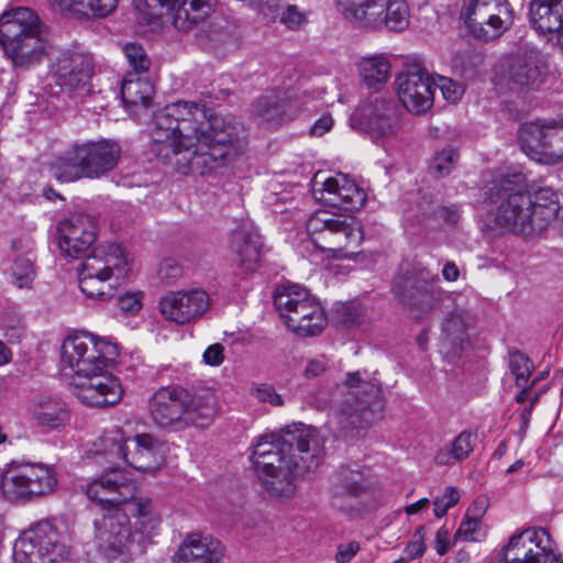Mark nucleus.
<instances>
[{"instance_id":"1","label":"nucleus","mask_w":563,"mask_h":563,"mask_svg":"<svg viewBox=\"0 0 563 563\" xmlns=\"http://www.w3.org/2000/svg\"><path fill=\"white\" fill-rule=\"evenodd\" d=\"M240 123L218 115L203 103L177 101L152 120L150 151L184 175H209L246 148Z\"/></svg>"},{"instance_id":"2","label":"nucleus","mask_w":563,"mask_h":563,"mask_svg":"<svg viewBox=\"0 0 563 563\" xmlns=\"http://www.w3.org/2000/svg\"><path fill=\"white\" fill-rule=\"evenodd\" d=\"M324 459V444L310 426L294 423L280 433L263 434L254 445L252 460L265 489L279 497H290L294 481L314 475Z\"/></svg>"},{"instance_id":"3","label":"nucleus","mask_w":563,"mask_h":563,"mask_svg":"<svg viewBox=\"0 0 563 563\" xmlns=\"http://www.w3.org/2000/svg\"><path fill=\"white\" fill-rule=\"evenodd\" d=\"M134 493L135 482L118 467H109L87 485V497L102 512V517L93 522L95 542L98 551L108 559L141 555L147 549L135 531L132 532L129 515L123 509V503L132 499Z\"/></svg>"},{"instance_id":"4","label":"nucleus","mask_w":563,"mask_h":563,"mask_svg":"<svg viewBox=\"0 0 563 563\" xmlns=\"http://www.w3.org/2000/svg\"><path fill=\"white\" fill-rule=\"evenodd\" d=\"M482 203L496 205L487 210L486 224L525 236L540 234V227L552 214L550 210L531 211V194L527 190V177L521 172H508L494 176L481 189Z\"/></svg>"},{"instance_id":"5","label":"nucleus","mask_w":563,"mask_h":563,"mask_svg":"<svg viewBox=\"0 0 563 563\" xmlns=\"http://www.w3.org/2000/svg\"><path fill=\"white\" fill-rule=\"evenodd\" d=\"M148 411L157 428L177 432L191 426H209L217 408L210 393L194 394L180 386H166L151 396Z\"/></svg>"},{"instance_id":"6","label":"nucleus","mask_w":563,"mask_h":563,"mask_svg":"<svg viewBox=\"0 0 563 563\" xmlns=\"http://www.w3.org/2000/svg\"><path fill=\"white\" fill-rule=\"evenodd\" d=\"M0 45L13 66L22 69L38 64L52 49L42 34L38 16L25 7L1 14Z\"/></svg>"},{"instance_id":"7","label":"nucleus","mask_w":563,"mask_h":563,"mask_svg":"<svg viewBox=\"0 0 563 563\" xmlns=\"http://www.w3.org/2000/svg\"><path fill=\"white\" fill-rule=\"evenodd\" d=\"M120 155L121 147L112 140L74 143L53 158L49 172L62 183L97 179L114 169Z\"/></svg>"},{"instance_id":"8","label":"nucleus","mask_w":563,"mask_h":563,"mask_svg":"<svg viewBox=\"0 0 563 563\" xmlns=\"http://www.w3.org/2000/svg\"><path fill=\"white\" fill-rule=\"evenodd\" d=\"M344 385L347 394L335 413V421L343 437H354L353 431L366 429L382 417L385 400L379 380L367 371L349 373Z\"/></svg>"},{"instance_id":"9","label":"nucleus","mask_w":563,"mask_h":563,"mask_svg":"<svg viewBox=\"0 0 563 563\" xmlns=\"http://www.w3.org/2000/svg\"><path fill=\"white\" fill-rule=\"evenodd\" d=\"M439 284V276L427 267L404 263L394 277L391 292L402 309L415 319L421 320L450 297Z\"/></svg>"},{"instance_id":"10","label":"nucleus","mask_w":563,"mask_h":563,"mask_svg":"<svg viewBox=\"0 0 563 563\" xmlns=\"http://www.w3.org/2000/svg\"><path fill=\"white\" fill-rule=\"evenodd\" d=\"M78 267L79 288L88 298L107 300L113 297L114 286L128 273V261L122 247L115 243L92 247Z\"/></svg>"},{"instance_id":"11","label":"nucleus","mask_w":563,"mask_h":563,"mask_svg":"<svg viewBox=\"0 0 563 563\" xmlns=\"http://www.w3.org/2000/svg\"><path fill=\"white\" fill-rule=\"evenodd\" d=\"M58 485L53 466L27 461H11L0 475V492L9 503H30L53 494Z\"/></svg>"},{"instance_id":"12","label":"nucleus","mask_w":563,"mask_h":563,"mask_svg":"<svg viewBox=\"0 0 563 563\" xmlns=\"http://www.w3.org/2000/svg\"><path fill=\"white\" fill-rule=\"evenodd\" d=\"M274 305L287 328L299 336L318 335L327 324L320 303L298 285L276 288Z\"/></svg>"},{"instance_id":"13","label":"nucleus","mask_w":563,"mask_h":563,"mask_svg":"<svg viewBox=\"0 0 563 563\" xmlns=\"http://www.w3.org/2000/svg\"><path fill=\"white\" fill-rule=\"evenodd\" d=\"M307 231L314 245L336 257H352L363 240V230L353 219L327 210L314 212L307 221Z\"/></svg>"},{"instance_id":"14","label":"nucleus","mask_w":563,"mask_h":563,"mask_svg":"<svg viewBox=\"0 0 563 563\" xmlns=\"http://www.w3.org/2000/svg\"><path fill=\"white\" fill-rule=\"evenodd\" d=\"M60 352L62 364L79 378L109 368L119 356L115 344L103 340L95 341L89 334L66 338Z\"/></svg>"},{"instance_id":"15","label":"nucleus","mask_w":563,"mask_h":563,"mask_svg":"<svg viewBox=\"0 0 563 563\" xmlns=\"http://www.w3.org/2000/svg\"><path fill=\"white\" fill-rule=\"evenodd\" d=\"M518 142L531 159L545 164L563 163V122L534 121L521 125Z\"/></svg>"},{"instance_id":"16","label":"nucleus","mask_w":563,"mask_h":563,"mask_svg":"<svg viewBox=\"0 0 563 563\" xmlns=\"http://www.w3.org/2000/svg\"><path fill=\"white\" fill-rule=\"evenodd\" d=\"M351 120L353 125L378 141L397 133L400 126V108L395 99L379 97L358 108Z\"/></svg>"},{"instance_id":"17","label":"nucleus","mask_w":563,"mask_h":563,"mask_svg":"<svg viewBox=\"0 0 563 563\" xmlns=\"http://www.w3.org/2000/svg\"><path fill=\"white\" fill-rule=\"evenodd\" d=\"M504 12L510 13L501 0H462L460 19L474 37L489 41L507 29Z\"/></svg>"},{"instance_id":"18","label":"nucleus","mask_w":563,"mask_h":563,"mask_svg":"<svg viewBox=\"0 0 563 563\" xmlns=\"http://www.w3.org/2000/svg\"><path fill=\"white\" fill-rule=\"evenodd\" d=\"M544 542H549L544 529H526L509 539L497 563H562L560 556L548 550Z\"/></svg>"},{"instance_id":"19","label":"nucleus","mask_w":563,"mask_h":563,"mask_svg":"<svg viewBox=\"0 0 563 563\" xmlns=\"http://www.w3.org/2000/svg\"><path fill=\"white\" fill-rule=\"evenodd\" d=\"M57 84L74 95L84 98L90 93V80L95 74V60L91 54L81 51L65 49L55 60Z\"/></svg>"},{"instance_id":"20","label":"nucleus","mask_w":563,"mask_h":563,"mask_svg":"<svg viewBox=\"0 0 563 563\" xmlns=\"http://www.w3.org/2000/svg\"><path fill=\"white\" fill-rule=\"evenodd\" d=\"M396 82L399 100L409 112L423 113L432 107L434 82L420 65H408Z\"/></svg>"},{"instance_id":"21","label":"nucleus","mask_w":563,"mask_h":563,"mask_svg":"<svg viewBox=\"0 0 563 563\" xmlns=\"http://www.w3.org/2000/svg\"><path fill=\"white\" fill-rule=\"evenodd\" d=\"M97 222L85 213H74L57 227L58 247L63 255L81 258L97 241Z\"/></svg>"},{"instance_id":"22","label":"nucleus","mask_w":563,"mask_h":563,"mask_svg":"<svg viewBox=\"0 0 563 563\" xmlns=\"http://www.w3.org/2000/svg\"><path fill=\"white\" fill-rule=\"evenodd\" d=\"M216 0H133L135 9L148 22L174 12L175 23L183 19L190 23H197L205 19L212 9Z\"/></svg>"},{"instance_id":"23","label":"nucleus","mask_w":563,"mask_h":563,"mask_svg":"<svg viewBox=\"0 0 563 563\" xmlns=\"http://www.w3.org/2000/svg\"><path fill=\"white\" fill-rule=\"evenodd\" d=\"M82 382L74 383L76 397L90 407H108L118 404L123 396L120 380L108 373V368L99 373L81 376Z\"/></svg>"},{"instance_id":"24","label":"nucleus","mask_w":563,"mask_h":563,"mask_svg":"<svg viewBox=\"0 0 563 563\" xmlns=\"http://www.w3.org/2000/svg\"><path fill=\"white\" fill-rule=\"evenodd\" d=\"M165 319L178 324L188 323L201 317L209 308V296L205 290L169 291L158 303Z\"/></svg>"},{"instance_id":"25","label":"nucleus","mask_w":563,"mask_h":563,"mask_svg":"<svg viewBox=\"0 0 563 563\" xmlns=\"http://www.w3.org/2000/svg\"><path fill=\"white\" fill-rule=\"evenodd\" d=\"M545 76L542 54L534 47H520L511 55L507 68V79L512 89L538 88Z\"/></svg>"},{"instance_id":"26","label":"nucleus","mask_w":563,"mask_h":563,"mask_svg":"<svg viewBox=\"0 0 563 563\" xmlns=\"http://www.w3.org/2000/svg\"><path fill=\"white\" fill-rule=\"evenodd\" d=\"M369 488V479L361 468L342 465L331 486V504L343 511H350Z\"/></svg>"},{"instance_id":"27","label":"nucleus","mask_w":563,"mask_h":563,"mask_svg":"<svg viewBox=\"0 0 563 563\" xmlns=\"http://www.w3.org/2000/svg\"><path fill=\"white\" fill-rule=\"evenodd\" d=\"M123 461L140 472H156L165 462L163 446L147 433L136 434L126 439Z\"/></svg>"},{"instance_id":"28","label":"nucleus","mask_w":563,"mask_h":563,"mask_svg":"<svg viewBox=\"0 0 563 563\" xmlns=\"http://www.w3.org/2000/svg\"><path fill=\"white\" fill-rule=\"evenodd\" d=\"M344 19L357 27L382 29L384 0H335Z\"/></svg>"},{"instance_id":"29","label":"nucleus","mask_w":563,"mask_h":563,"mask_svg":"<svg viewBox=\"0 0 563 563\" xmlns=\"http://www.w3.org/2000/svg\"><path fill=\"white\" fill-rule=\"evenodd\" d=\"M290 103L279 93L272 92L258 97L252 103V117L258 125L275 128L289 120Z\"/></svg>"},{"instance_id":"30","label":"nucleus","mask_w":563,"mask_h":563,"mask_svg":"<svg viewBox=\"0 0 563 563\" xmlns=\"http://www.w3.org/2000/svg\"><path fill=\"white\" fill-rule=\"evenodd\" d=\"M136 492L132 499L123 503L129 507V511L135 517V536H139L145 545L153 543V538L161 523V516L154 507L152 500L146 497H136Z\"/></svg>"},{"instance_id":"31","label":"nucleus","mask_w":563,"mask_h":563,"mask_svg":"<svg viewBox=\"0 0 563 563\" xmlns=\"http://www.w3.org/2000/svg\"><path fill=\"white\" fill-rule=\"evenodd\" d=\"M467 339L466 313L463 309H454L445 317L442 323L441 344L449 352L456 354L463 349Z\"/></svg>"},{"instance_id":"32","label":"nucleus","mask_w":563,"mask_h":563,"mask_svg":"<svg viewBox=\"0 0 563 563\" xmlns=\"http://www.w3.org/2000/svg\"><path fill=\"white\" fill-rule=\"evenodd\" d=\"M219 555L207 539L190 536L178 548L173 556V563H218Z\"/></svg>"},{"instance_id":"33","label":"nucleus","mask_w":563,"mask_h":563,"mask_svg":"<svg viewBox=\"0 0 563 563\" xmlns=\"http://www.w3.org/2000/svg\"><path fill=\"white\" fill-rule=\"evenodd\" d=\"M30 412L40 426L48 428H57L68 419L65 402L49 397H38L34 400Z\"/></svg>"},{"instance_id":"34","label":"nucleus","mask_w":563,"mask_h":563,"mask_svg":"<svg viewBox=\"0 0 563 563\" xmlns=\"http://www.w3.org/2000/svg\"><path fill=\"white\" fill-rule=\"evenodd\" d=\"M126 439L119 428L107 431L95 442V449L90 453L97 463L104 460L114 465L118 460L124 459Z\"/></svg>"},{"instance_id":"35","label":"nucleus","mask_w":563,"mask_h":563,"mask_svg":"<svg viewBox=\"0 0 563 563\" xmlns=\"http://www.w3.org/2000/svg\"><path fill=\"white\" fill-rule=\"evenodd\" d=\"M323 191L333 195L344 205L345 209L357 210L365 201V192L346 177L341 179L329 177L323 181Z\"/></svg>"},{"instance_id":"36","label":"nucleus","mask_w":563,"mask_h":563,"mask_svg":"<svg viewBox=\"0 0 563 563\" xmlns=\"http://www.w3.org/2000/svg\"><path fill=\"white\" fill-rule=\"evenodd\" d=\"M234 247L240 266L253 272L258 267L262 243L260 236L252 232H239L234 236Z\"/></svg>"},{"instance_id":"37","label":"nucleus","mask_w":563,"mask_h":563,"mask_svg":"<svg viewBox=\"0 0 563 563\" xmlns=\"http://www.w3.org/2000/svg\"><path fill=\"white\" fill-rule=\"evenodd\" d=\"M62 11L84 16H106L118 5V0H49Z\"/></svg>"},{"instance_id":"38","label":"nucleus","mask_w":563,"mask_h":563,"mask_svg":"<svg viewBox=\"0 0 563 563\" xmlns=\"http://www.w3.org/2000/svg\"><path fill=\"white\" fill-rule=\"evenodd\" d=\"M35 531L40 554L44 563H57L64 560L68 551L66 547L58 541V534L51 526L37 528Z\"/></svg>"},{"instance_id":"39","label":"nucleus","mask_w":563,"mask_h":563,"mask_svg":"<svg viewBox=\"0 0 563 563\" xmlns=\"http://www.w3.org/2000/svg\"><path fill=\"white\" fill-rule=\"evenodd\" d=\"M154 92L153 86L145 79L125 78L121 85V98L125 106L147 108Z\"/></svg>"},{"instance_id":"40","label":"nucleus","mask_w":563,"mask_h":563,"mask_svg":"<svg viewBox=\"0 0 563 563\" xmlns=\"http://www.w3.org/2000/svg\"><path fill=\"white\" fill-rule=\"evenodd\" d=\"M362 80L368 88H377L389 77L390 64L383 56L363 58L358 64Z\"/></svg>"},{"instance_id":"41","label":"nucleus","mask_w":563,"mask_h":563,"mask_svg":"<svg viewBox=\"0 0 563 563\" xmlns=\"http://www.w3.org/2000/svg\"><path fill=\"white\" fill-rule=\"evenodd\" d=\"M382 27L390 32H402L409 26V7L404 0H384Z\"/></svg>"},{"instance_id":"42","label":"nucleus","mask_w":563,"mask_h":563,"mask_svg":"<svg viewBox=\"0 0 563 563\" xmlns=\"http://www.w3.org/2000/svg\"><path fill=\"white\" fill-rule=\"evenodd\" d=\"M13 558L16 563H44L37 547L35 531L20 537L13 547Z\"/></svg>"},{"instance_id":"43","label":"nucleus","mask_w":563,"mask_h":563,"mask_svg":"<svg viewBox=\"0 0 563 563\" xmlns=\"http://www.w3.org/2000/svg\"><path fill=\"white\" fill-rule=\"evenodd\" d=\"M508 366L511 374L515 376L518 387L525 386L528 383L534 369L531 358L522 351L515 347L508 350Z\"/></svg>"},{"instance_id":"44","label":"nucleus","mask_w":563,"mask_h":563,"mask_svg":"<svg viewBox=\"0 0 563 563\" xmlns=\"http://www.w3.org/2000/svg\"><path fill=\"white\" fill-rule=\"evenodd\" d=\"M531 211L532 213H537V210H550L551 216L549 219L544 220L542 227H540V234L548 229L550 223L556 219V216L560 212V206L556 200V195L553 190L549 188H541L533 196H531Z\"/></svg>"},{"instance_id":"45","label":"nucleus","mask_w":563,"mask_h":563,"mask_svg":"<svg viewBox=\"0 0 563 563\" xmlns=\"http://www.w3.org/2000/svg\"><path fill=\"white\" fill-rule=\"evenodd\" d=\"M459 154L455 148L452 146L445 147L433 156L429 165L430 173L435 177L448 176Z\"/></svg>"},{"instance_id":"46","label":"nucleus","mask_w":563,"mask_h":563,"mask_svg":"<svg viewBox=\"0 0 563 563\" xmlns=\"http://www.w3.org/2000/svg\"><path fill=\"white\" fill-rule=\"evenodd\" d=\"M124 54L135 73L141 74L150 69L151 60L142 45L129 43L124 46Z\"/></svg>"},{"instance_id":"47","label":"nucleus","mask_w":563,"mask_h":563,"mask_svg":"<svg viewBox=\"0 0 563 563\" xmlns=\"http://www.w3.org/2000/svg\"><path fill=\"white\" fill-rule=\"evenodd\" d=\"M35 272L33 263L25 257H18L12 265L13 283L19 287H29L33 282Z\"/></svg>"},{"instance_id":"48","label":"nucleus","mask_w":563,"mask_h":563,"mask_svg":"<svg viewBox=\"0 0 563 563\" xmlns=\"http://www.w3.org/2000/svg\"><path fill=\"white\" fill-rule=\"evenodd\" d=\"M360 317V308L352 302L341 303L334 310L335 322L343 329L355 325L358 322Z\"/></svg>"},{"instance_id":"49","label":"nucleus","mask_w":563,"mask_h":563,"mask_svg":"<svg viewBox=\"0 0 563 563\" xmlns=\"http://www.w3.org/2000/svg\"><path fill=\"white\" fill-rule=\"evenodd\" d=\"M277 20L287 29L296 31L307 23V16L295 4H285Z\"/></svg>"},{"instance_id":"50","label":"nucleus","mask_w":563,"mask_h":563,"mask_svg":"<svg viewBox=\"0 0 563 563\" xmlns=\"http://www.w3.org/2000/svg\"><path fill=\"white\" fill-rule=\"evenodd\" d=\"M475 435L470 431L461 432L451 443L456 461L465 460L474 449Z\"/></svg>"},{"instance_id":"51","label":"nucleus","mask_w":563,"mask_h":563,"mask_svg":"<svg viewBox=\"0 0 563 563\" xmlns=\"http://www.w3.org/2000/svg\"><path fill=\"white\" fill-rule=\"evenodd\" d=\"M251 5L264 19L276 21L285 4L282 3V0H252Z\"/></svg>"},{"instance_id":"52","label":"nucleus","mask_w":563,"mask_h":563,"mask_svg":"<svg viewBox=\"0 0 563 563\" xmlns=\"http://www.w3.org/2000/svg\"><path fill=\"white\" fill-rule=\"evenodd\" d=\"M437 87L441 90L443 97L453 103L459 101L464 92V88L461 84L446 77H439V82L434 84V89Z\"/></svg>"},{"instance_id":"53","label":"nucleus","mask_w":563,"mask_h":563,"mask_svg":"<svg viewBox=\"0 0 563 563\" xmlns=\"http://www.w3.org/2000/svg\"><path fill=\"white\" fill-rule=\"evenodd\" d=\"M253 395L261 402H269L273 406H282L283 399L272 385L263 384L254 389Z\"/></svg>"},{"instance_id":"54","label":"nucleus","mask_w":563,"mask_h":563,"mask_svg":"<svg viewBox=\"0 0 563 563\" xmlns=\"http://www.w3.org/2000/svg\"><path fill=\"white\" fill-rule=\"evenodd\" d=\"M223 351L224 347L222 344H211L210 346L207 347L202 355L203 362L211 366H219L224 360Z\"/></svg>"},{"instance_id":"55","label":"nucleus","mask_w":563,"mask_h":563,"mask_svg":"<svg viewBox=\"0 0 563 563\" xmlns=\"http://www.w3.org/2000/svg\"><path fill=\"white\" fill-rule=\"evenodd\" d=\"M118 306L124 312L135 313L141 309L142 303L136 294H125L118 299Z\"/></svg>"},{"instance_id":"56","label":"nucleus","mask_w":563,"mask_h":563,"mask_svg":"<svg viewBox=\"0 0 563 563\" xmlns=\"http://www.w3.org/2000/svg\"><path fill=\"white\" fill-rule=\"evenodd\" d=\"M360 544L356 541H351L347 544H340L335 554V561L338 563H347L358 552Z\"/></svg>"},{"instance_id":"57","label":"nucleus","mask_w":563,"mask_h":563,"mask_svg":"<svg viewBox=\"0 0 563 563\" xmlns=\"http://www.w3.org/2000/svg\"><path fill=\"white\" fill-rule=\"evenodd\" d=\"M478 520L465 516V519L463 520V522L461 523L460 528L455 533V538H463L464 540H474V533L476 528L478 527Z\"/></svg>"},{"instance_id":"58","label":"nucleus","mask_w":563,"mask_h":563,"mask_svg":"<svg viewBox=\"0 0 563 563\" xmlns=\"http://www.w3.org/2000/svg\"><path fill=\"white\" fill-rule=\"evenodd\" d=\"M328 368V362L324 356L313 358L308 362L303 372L305 377L314 378L323 374Z\"/></svg>"},{"instance_id":"59","label":"nucleus","mask_w":563,"mask_h":563,"mask_svg":"<svg viewBox=\"0 0 563 563\" xmlns=\"http://www.w3.org/2000/svg\"><path fill=\"white\" fill-rule=\"evenodd\" d=\"M333 126V119L331 115H322L310 128V134L313 136H322L329 132Z\"/></svg>"},{"instance_id":"60","label":"nucleus","mask_w":563,"mask_h":563,"mask_svg":"<svg viewBox=\"0 0 563 563\" xmlns=\"http://www.w3.org/2000/svg\"><path fill=\"white\" fill-rule=\"evenodd\" d=\"M488 506L487 498L485 496L477 497L473 504L468 507L466 516L481 520Z\"/></svg>"},{"instance_id":"61","label":"nucleus","mask_w":563,"mask_h":563,"mask_svg":"<svg viewBox=\"0 0 563 563\" xmlns=\"http://www.w3.org/2000/svg\"><path fill=\"white\" fill-rule=\"evenodd\" d=\"M159 275L163 279H176L181 276V267L172 261H165L159 267Z\"/></svg>"},{"instance_id":"62","label":"nucleus","mask_w":563,"mask_h":563,"mask_svg":"<svg viewBox=\"0 0 563 563\" xmlns=\"http://www.w3.org/2000/svg\"><path fill=\"white\" fill-rule=\"evenodd\" d=\"M435 462L439 465H452L457 462L451 446L442 448L435 455Z\"/></svg>"},{"instance_id":"63","label":"nucleus","mask_w":563,"mask_h":563,"mask_svg":"<svg viewBox=\"0 0 563 563\" xmlns=\"http://www.w3.org/2000/svg\"><path fill=\"white\" fill-rule=\"evenodd\" d=\"M448 538H449L448 530H444V529L438 530L437 536H435V550H437L438 554L444 555L448 552V550H449Z\"/></svg>"},{"instance_id":"64","label":"nucleus","mask_w":563,"mask_h":563,"mask_svg":"<svg viewBox=\"0 0 563 563\" xmlns=\"http://www.w3.org/2000/svg\"><path fill=\"white\" fill-rule=\"evenodd\" d=\"M440 217L449 224H456L460 220V214L456 206L442 207L440 210Z\"/></svg>"}]
</instances>
